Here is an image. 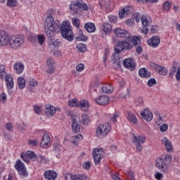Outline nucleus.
<instances>
[{
  "mask_svg": "<svg viewBox=\"0 0 180 180\" xmlns=\"http://www.w3.org/2000/svg\"><path fill=\"white\" fill-rule=\"evenodd\" d=\"M34 111L37 115H40V113H41V108L39 105H34Z\"/></svg>",
  "mask_w": 180,
  "mask_h": 180,
  "instance_id": "60",
  "label": "nucleus"
},
{
  "mask_svg": "<svg viewBox=\"0 0 180 180\" xmlns=\"http://www.w3.org/2000/svg\"><path fill=\"white\" fill-rule=\"evenodd\" d=\"M76 40H77V41H86V40H88V37L82 34V35L76 37Z\"/></svg>",
  "mask_w": 180,
  "mask_h": 180,
  "instance_id": "49",
  "label": "nucleus"
},
{
  "mask_svg": "<svg viewBox=\"0 0 180 180\" xmlns=\"http://www.w3.org/2000/svg\"><path fill=\"white\" fill-rule=\"evenodd\" d=\"M29 85H30V86H37L39 83L34 79H30Z\"/></svg>",
  "mask_w": 180,
  "mask_h": 180,
  "instance_id": "55",
  "label": "nucleus"
},
{
  "mask_svg": "<svg viewBox=\"0 0 180 180\" xmlns=\"http://www.w3.org/2000/svg\"><path fill=\"white\" fill-rule=\"evenodd\" d=\"M72 22L74 26H75V27H77V29L79 28V19H78L77 18H73L72 19Z\"/></svg>",
  "mask_w": 180,
  "mask_h": 180,
  "instance_id": "51",
  "label": "nucleus"
},
{
  "mask_svg": "<svg viewBox=\"0 0 180 180\" xmlns=\"http://www.w3.org/2000/svg\"><path fill=\"white\" fill-rule=\"evenodd\" d=\"M77 98H73L72 100L69 101V106L70 107H76L78 108V102H77Z\"/></svg>",
  "mask_w": 180,
  "mask_h": 180,
  "instance_id": "48",
  "label": "nucleus"
},
{
  "mask_svg": "<svg viewBox=\"0 0 180 180\" xmlns=\"http://www.w3.org/2000/svg\"><path fill=\"white\" fill-rule=\"evenodd\" d=\"M84 68H85V65H84V64H82V63L77 65L76 67L77 71H79V72L81 71H83Z\"/></svg>",
  "mask_w": 180,
  "mask_h": 180,
  "instance_id": "61",
  "label": "nucleus"
},
{
  "mask_svg": "<svg viewBox=\"0 0 180 180\" xmlns=\"http://www.w3.org/2000/svg\"><path fill=\"white\" fill-rule=\"evenodd\" d=\"M56 110H57L56 109V108L51 105L50 104H48L46 105L45 113L48 116H49V115H51V116H53V115L56 114Z\"/></svg>",
  "mask_w": 180,
  "mask_h": 180,
  "instance_id": "30",
  "label": "nucleus"
},
{
  "mask_svg": "<svg viewBox=\"0 0 180 180\" xmlns=\"http://www.w3.org/2000/svg\"><path fill=\"white\" fill-rule=\"evenodd\" d=\"M26 127L27 125L25 122H22L18 126V129L21 133H25V131H26Z\"/></svg>",
  "mask_w": 180,
  "mask_h": 180,
  "instance_id": "47",
  "label": "nucleus"
},
{
  "mask_svg": "<svg viewBox=\"0 0 180 180\" xmlns=\"http://www.w3.org/2000/svg\"><path fill=\"white\" fill-rule=\"evenodd\" d=\"M83 168L84 169H89L91 168V162H85L83 163Z\"/></svg>",
  "mask_w": 180,
  "mask_h": 180,
  "instance_id": "63",
  "label": "nucleus"
},
{
  "mask_svg": "<svg viewBox=\"0 0 180 180\" xmlns=\"http://www.w3.org/2000/svg\"><path fill=\"white\" fill-rule=\"evenodd\" d=\"M95 101L96 103H98V105H101L103 106L108 104V102H109V97L105 95L101 96L98 98H96Z\"/></svg>",
  "mask_w": 180,
  "mask_h": 180,
  "instance_id": "24",
  "label": "nucleus"
},
{
  "mask_svg": "<svg viewBox=\"0 0 180 180\" xmlns=\"http://www.w3.org/2000/svg\"><path fill=\"white\" fill-rule=\"evenodd\" d=\"M65 178L66 180H86V176L84 174L72 175L71 174H66Z\"/></svg>",
  "mask_w": 180,
  "mask_h": 180,
  "instance_id": "16",
  "label": "nucleus"
},
{
  "mask_svg": "<svg viewBox=\"0 0 180 180\" xmlns=\"http://www.w3.org/2000/svg\"><path fill=\"white\" fill-rule=\"evenodd\" d=\"M111 60L117 67H120V58H116V55L113 53L111 56Z\"/></svg>",
  "mask_w": 180,
  "mask_h": 180,
  "instance_id": "43",
  "label": "nucleus"
},
{
  "mask_svg": "<svg viewBox=\"0 0 180 180\" xmlns=\"http://www.w3.org/2000/svg\"><path fill=\"white\" fill-rule=\"evenodd\" d=\"M108 19L111 23H116L117 22V17L115 15L108 16Z\"/></svg>",
  "mask_w": 180,
  "mask_h": 180,
  "instance_id": "57",
  "label": "nucleus"
},
{
  "mask_svg": "<svg viewBox=\"0 0 180 180\" xmlns=\"http://www.w3.org/2000/svg\"><path fill=\"white\" fill-rule=\"evenodd\" d=\"M130 41L133 43V46L136 47V51L137 54H141L143 53V47L141 45V39L137 36H133L130 38Z\"/></svg>",
  "mask_w": 180,
  "mask_h": 180,
  "instance_id": "10",
  "label": "nucleus"
},
{
  "mask_svg": "<svg viewBox=\"0 0 180 180\" xmlns=\"http://www.w3.org/2000/svg\"><path fill=\"white\" fill-rule=\"evenodd\" d=\"M79 9H82V11H88V5L79 2L78 0L71 2L70 5V11H73L74 13H78Z\"/></svg>",
  "mask_w": 180,
  "mask_h": 180,
  "instance_id": "7",
  "label": "nucleus"
},
{
  "mask_svg": "<svg viewBox=\"0 0 180 180\" xmlns=\"http://www.w3.org/2000/svg\"><path fill=\"white\" fill-rule=\"evenodd\" d=\"M143 29L141 30L142 33L147 34L148 30H150L151 33H157L158 27L157 25H150V21L147 20V16L142 15L141 18Z\"/></svg>",
  "mask_w": 180,
  "mask_h": 180,
  "instance_id": "4",
  "label": "nucleus"
},
{
  "mask_svg": "<svg viewBox=\"0 0 180 180\" xmlns=\"http://www.w3.org/2000/svg\"><path fill=\"white\" fill-rule=\"evenodd\" d=\"M171 2H169V1H165L163 4H162V9L164 11V12H168L169 11V10L171 9Z\"/></svg>",
  "mask_w": 180,
  "mask_h": 180,
  "instance_id": "42",
  "label": "nucleus"
},
{
  "mask_svg": "<svg viewBox=\"0 0 180 180\" xmlns=\"http://www.w3.org/2000/svg\"><path fill=\"white\" fill-rule=\"evenodd\" d=\"M93 158H104L105 157V151L102 148H94L92 152Z\"/></svg>",
  "mask_w": 180,
  "mask_h": 180,
  "instance_id": "20",
  "label": "nucleus"
},
{
  "mask_svg": "<svg viewBox=\"0 0 180 180\" xmlns=\"http://www.w3.org/2000/svg\"><path fill=\"white\" fill-rule=\"evenodd\" d=\"M133 45L127 41H120L117 43L114 47V51L115 54H120L123 50H131Z\"/></svg>",
  "mask_w": 180,
  "mask_h": 180,
  "instance_id": "6",
  "label": "nucleus"
},
{
  "mask_svg": "<svg viewBox=\"0 0 180 180\" xmlns=\"http://www.w3.org/2000/svg\"><path fill=\"white\" fill-rule=\"evenodd\" d=\"M84 29L88 33H94L96 30V27L94 22H87L84 25Z\"/></svg>",
  "mask_w": 180,
  "mask_h": 180,
  "instance_id": "27",
  "label": "nucleus"
},
{
  "mask_svg": "<svg viewBox=\"0 0 180 180\" xmlns=\"http://www.w3.org/2000/svg\"><path fill=\"white\" fill-rule=\"evenodd\" d=\"M123 65L124 68H127L129 71H134L136 70V62L134 58H128L123 60Z\"/></svg>",
  "mask_w": 180,
  "mask_h": 180,
  "instance_id": "11",
  "label": "nucleus"
},
{
  "mask_svg": "<svg viewBox=\"0 0 180 180\" xmlns=\"http://www.w3.org/2000/svg\"><path fill=\"white\" fill-rule=\"evenodd\" d=\"M139 74L141 78H150V77H151V73L145 68H141L139 71Z\"/></svg>",
  "mask_w": 180,
  "mask_h": 180,
  "instance_id": "29",
  "label": "nucleus"
},
{
  "mask_svg": "<svg viewBox=\"0 0 180 180\" xmlns=\"http://www.w3.org/2000/svg\"><path fill=\"white\" fill-rule=\"evenodd\" d=\"M103 30L106 34L110 33L112 32V25L109 24V22H104L103 25Z\"/></svg>",
  "mask_w": 180,
  "mask_h": 180,
  "instance_id": "37",
  "label": "nucleus"
},
{
  "mask_svg": "<svg viewBox=\"0 0 180 180\" xmlns=\"http://www.w3.org/2000/svg\"><path fill=\"white\" fill-rule=\"evenodd\" d=\"M11 37L5 31H0V47H4L6 44H9Z\"/></svg>",
  "mask_w": 180,
  "mask_h": 180,
  "instance_id": "12",
  "label": "nucleus"
},
{
  "mask_svg": "<svg viewBox=\"0 0 180 180\" xmlns=\"http://www.w3.org/2000/svg\"><path fill=\"white\" fill-rule=\"evenodd\" d=\"M47 17L44 20V32L46 37H53L54 33L58 32V23L54 22L56 11L51 8L46 12Z\"/></svg>",
  "mask_w": 180,
  "mask_h": 180,
  "instance_id": "1",
  "label": "nucleus"
},
{
  "mask_svg": "<svg viewBox=\"0 0 180 180\" xmlns=\"http://www.w3.org/2000/svg\"><path fill=\"white\" fill-rule=\"evenodd\" d=\"M14 70H15L17 74H22L25 70V66L22 63L18 62L13 65Z\"/></svg>",
  "mask_w": 180,
  "mask_h": 180,
  "instance_id": "33",
  "label": "nucleus"
},
{
  "mask_svg": "<svg viewBox=\"0 0 180 180\" xmlns=\"http://www.w3.org/2000/svg\"><path fill=\"white\" fill-rule=\"evenodd\" d=\"M156 84H157V81L154 78L150 79L147 82L148 86H150V87L153 86V85H156Z\"/></svg>",
  "mask_w": 180,
  "mask_h": 180,
  "instance_id": "50",
  "label": "nucleus"
},
{
  "mask_svg": "<svg viewBox=\"0 0 180 180\" xmlns=\"http://www.w3.org/2000/svg\"><path fill=\"white\" fill-rule=\"evenodd\" d=\"M81 122L82 123V124H89L90 120H89V116H88L87 115H82V120Z\"/></svg>",
  "mask_w": 180,
  "mask_h": 180,
  "instance_id": "44",
  "label": "nucleus"
},
{
  "mask_svg": "<svg viewBox=\"0 0 180 180\" xmlns=\"http://www.w3.org/2000/svg\"><path fill=\"white\" fill-rule=\"evenodd\" d=\"M101 89L104 94H112L113 92V86L110 84H104Z\"/></svg>",
  "mask_w": 180,
  "mask_h": 180,
  "instance_id": "35",
  "label": "nucleus"
},
{
  "mask_svg": "<svg viewBox=\"0 0 180 180\" xmlns=\"http://www.w3.org/2000/svg\"><path fill=\"white\" fill-rule=\"evenodd\" d=\"M99 6L101 9H108V8H109V3L105 0H103L100 1Z\"/></svg>",
  "mask_w": 180,
  "mask_h": 180,
  "instance_id": "45",
  "label": "nucleus"
},
{
  "mask_svg": "<svg viewBox=\"0 0 180 180\" xmlns=\"http://www.w3.org/2000/svg\"><path fill=\"white\" fill-rule=\"evenodd\" d=\"M127 117L129 122H131L134 124H137V117L133 112L127 111Z\"/></svg>",
  "mask_w": 180,
  "mask_h": 180,
  "instance_id": "34",
  "label": "nucleus"
},
{
  "mask_svg": "<svg viewBox=\"0 0 180 180\" xmlns=\"http://www.w3.org/2000/svg\"><path fill=\"white\" fill-rule=\"evenodd\" d=\"M120 113L119 112H115L113 114L112 118V121L113 122V123H116V122H117V120L116 119H117L120 116Z\"/></svg>",
  "mask_w": 180,
  "mask_h": 180,
  "instance_id": "58",
  "label": "nucleus"
},
{
  "mask_svg": "<svg viewBox=\"0 0 180 180\" xmlns=\"http://www.w3.org/2000/svg\"><path fill=\"white\" fill-rule=\"evenodd\" d=\"M8 75L5 71V65H0V79H4L5 77Z\"/></svg>",
  "mask_w": 180,
  "mask_h": 180,
  "instance_id": "40",
  "label": "nucleus"
},
{
  "mask_svg": "<svg viewBox=\"0 0 180 180\" xmlns=\"http://www.w3.org/2000/svg\"><path fill=\"white\" fill-rule=\"evenodd\" d=\"M55 34L56 33H53L51 37H47L49 40V44L51 46H54V47H60V46H61V41H60V39H56L55 41L53 40V37H54Z\"/></svg>",
  "mask_w": 180,
  "mask_h": 180,
  "instance_id": "31",
  "label": "nucleus"
},
{
  "mask_svg": "<svg viewBox=\"0 0 180 180\" xmlns=\"http://www.w3.org/2000/svg\"><path fill=\"white\" fill-rule=\"evenodd\" d=\"M115 34L117 36V37H125V39H131L130 37V34L127 30L120 29V28H116L114 30Z\"/></svg>",
  "mask_w": 180,
  "mask_h": 180,
  "instance_id": "13",
  "label": "nucleus"
},
{
  "mask_svg": "<svg viewBox=\"0 0 180 180\" xmlns=\"http://www.w3.org/2000/svg\"><path fill=\"white\" fill-rule=\"evenodd\" d=\"M127 174H128L129 180H136V177L134 176V172H133L131 171H128Z\"/></svg>",
  "mask_w": 180,
  "mask_h": 180,
  "instance_id": "59",
  "label": "nucleus"
},
{
  "mask_svg": "<svg viewBox=\"0 0 180 180\" xmlns=\"http://www.w3.org/2000/svg\"><path fill=\"white\" fill-rule=\"evenodd\" d=\"M16 5H18L17 0H7V6H9L10 8H15Z\"/></svg>",
  "mask_w": 180,
  "mask_h": 180,
  "instance_id": "46",
  "label": "nucleus"
},
{
  "mask_svg": "<svg viewBox=\"0 0 180 180\" xmlns=\"http://www.w3.org/2000/svg\"><path fill=\"white\" fill-rule=\"evenodd\" d=\"M155 70L156 72L160 74V75H167V74H168V70L163 66L158 65L155 66Z\"/></svg>",
  "mask_w": 180,
  "mask_h": 180,
  "instance_id": "32",
  "label": "nucleus"
},
{
  "mask_svg": "<svg viewBox=\"0 0 180 180\" xmlns=\"http://www.w3.org/2000/svg\"><path fill=\"white\" fill-rule=\"evenodd\" d=\"M175 72H176V67L174 65L169 73V78H174V75H175Z\"/></svg>",
  "mask_w": 180,
  "mask_h": 180,
  "instance_id": "53",
  "label": "nucleus"
},
{
  "mask_svg": "<svg viewBox=\"0 0 180 180\" xmlns=\"http://www.w3.org/2000/svg\"><path fill=\"white\" fill-rule=\"evenodd\" d=\"M37 155L33 151H26V153H22L20 155V158H37Z\"/></svg>",
  "mask_w": 180,
  "mask_h": 180,
  "instance_id": "28",
  "label": "nucleus"
},
{
  "mask_svg": "<svg viewBox=\"0 0 180 180\" xmlns=\"http://www.w3.org/2000/svg\"><path fill=\"white\" fill-rule=\"evenodd\" d=\"M72 143L74 146H78V143H79L80 140H82V135L81 134H77L75 136H72Z\"/></svg>",
  "mask_w": 180,
  "mask_h": 180,
  "instance_id": "38",
  "label": "nucleus"
},
{
  "mask_svg": "<svg viewBox=\"0 0 180 180\" xmlns=\"http://www.w3.org/2000/svg\"><path fill=\"white\" fill-rule=\"evenodd\" d=\"M14 167L18 171L20 176H27L29 175V172H27V169H26L25 164L20 160H18Z\"/></svg>",
  "mask_w": 180,
  "mask_h": 180,
  "instance_id": "9",
  "label": "nucleus"
},
{
  "mask_svg": "<svg viewBox=\"0 0 180 180\" xmlns=\"http://www.w3.org/2000/svg\"><path fill=\"white\" fill-rule=\"evenodd\" d=\"M133 12V8L131 6H126L122 11H119V17L120 19L126 18L127 15H130Z\"/></svg>",
  "mask_w": 180,
  "mask_h": 180,
  "instance_id": "18",
  "label": "nucleus"
},
{
  "mask_svg": "<svg viewBox=\"0 0 180 180\" xmlns=\"http://www.w3.org/2000/svg\"><path fill=\"white\" fill-rule=\"evenodd\" d=\"M170 162L171 158H158L156 160V167L165 174H168Z\"/></svg>",
  "mask_w": 180,
  "mask_h": 180,
  "instance_id": "5",
  "label": "nucleus"
},
{
  "mask_svg": "<svg viewBox=\"0 0 180 180\" xmlns=\"http://www.w3.org/2000/svg\"><path fill=\"white\" fill-rule=\"evenodd\" d=\"M28 144L29 146H31V147H36V146H37L39 144V141L37 140H32V139H30L28 141Z\"/></svg>",
  "mask_w": 180,
  "mask_h": 180,
  "instance_id": "52",
  "label": "nucleus"
},
{
  "mask_svg": "<svg viewBox=\"0 0 180 180\" xmlns=\"http://www.w3.org/2000/svg\"><path fill=\"white\" fill-rule=\"evenodd\" d=\"M176 81H180V67L178 68L176 73Z\"/></svg>",
  "mask_w": 180,
  "mask_h": 180,
  "instance_id": "64",
  "label": "nucleus"
},
{
  "mask_svg": "<svg viewBox=\"0 0 180 180\" xmlns=\"http://www.w3.org/2000/svg\"><path fill=\"white\" fill-rule=\"evenodd\" d=\"M50 135H49V134L44 133L41 141V147H42V148H47L49 144H50Z\"/></svg>",
  "mask_w": 180,
  "mask_h": 180,
  "instance_id": "19",
  "label": "nucleus"
},
{
  "mask_svg": "<svg viewBox=\"0 0 180 180\" xmlns=\"http://www.w3.org/2000/svg\"><path fill=\"white\" fill-rule=\"evenodd\" d=\"M160 37L158 36H154L152 37L151 39L148 40V44L151 47H158V45L160 44Z\"/></svg>",
  "mask_w": 180,
  "mask_h": 180,
  "instance_id": "21",
  "label": "nucleus"
},
{
  "mask_svg": "<svg viewBox=\"0 0 180 180\" xmlns=\"http://www.w3.org/2000/svg\"><path fill=\"white\" fill-rule=\"evenodd\" d=\"M160 131H162V133H164V131H167V130H168V124H163L160 128Z\"/></svg>",
  "mask_w": 180,
  "mask_h": 180,
  "instance_id": "62",
  "label": "nucleus"
},
{
  "mask_svg": "<svg viewBox=\"0 0 180 180\" xmlns=\"http://www.w3.org/2000/svg\"><path fill=\"white\" fill-rule=\"evenodd\" d=\"M60 30L62 37L68 40V41H72L74 40V33L72 32V28L71 24L68 21H64L60 26H58V32Z\"/></svg>",
  "mask_w": 180,
  "mask_h": 180,
  "instance_id": "2",
  "label": "nucleus"
},
{
  "mask_svg": "<svg viewBox=\"0 0 180 180\" xmlns=\"http://www.w3.org/2000/svg\"><path fill=\"white\" fill-rule=\"evenodd\" d=\"M57 176V172L54 170H46L44 173V177L47 180H56Z\"/></svg>",
  "mask_w": 180,
  "mask_h": 180,
  "instance_id": "15",
  "label": "nucleus"
},
{
  "mask_svg": "<svg viewBox=\"0 0 180 180\" xmlns=\"http://www.w3.org/2000/svg\"><path fill=\"white\" fill-rule=\"evenodd\" d=\"M162 143L164 144L165 147H166L167 151L171 153L172 151V145L171 144V141L167 137L162 139Z\"/></svg>",
  "mask_w": 180,
  "mask_h": 180,
  "instance_id": "26",
  "label": "nucleus"
},
{
  "mask_svg": "<svg viewBox=\"0 0 180 180\" xmlns=\"http://www.w3.org/2000/svg\"><path fill=\"white\" fill-rule=\"evenodd\" d=\"M139 2H142L143 4H157L158 0H137Z\"/></svg>",
  "mask_w": 180,
  "mask_h": 180,
  "instance_id": "54",
  "label": "nucleus"
},
{
  "mask_svg": "<svg viewBox=\"0 0 180 180\" xmlns=\"http://www.w3.org/2000/svg\"><path fill=\"white\" fill-rule=\"evenodd\" d=\"M46 65L48 67H54V60L51 58H49L46 60Z\"/></svg>",
  "mask_w": 180,
  "mask_h": 180,
  "instance_id": "56",
  "label": "nucleus"
},
{
  "mask_svg": "<svg viewBox=\"0 0 180 180\" xmlns=\"http://www.w3.org/2000/svg\"><path fill=\"white\" fill-rule=\"evenodd\" d=\"M110 131V124H100L96 129V136L99 139L105 137Z\"/></svg>",
  "mask_w": 180,
  "mask_h": 180,
  "instance_id": "8",
  "label": "nucleus"
},
{
  "mask_svg": "<svg viewBox=\"0 0 180 180\" xmlns=\"http://www.w3.org/2000/svg\"><path fill=\"white\" fill-rule=\"evenodd\" d=\"M132 141L134 144H144L146 143V137L140 135H136L132 133Z\"/></svg>",
  "mask_w": 180,
  "mask_h": 180,
  "instance_id": "17",
  "label": "nucleus"
},
{
  "mask_svg": "<svg viewBox=\"0 0 180 180\" xmlns=\"http://www.w3.org/2000/svg\"><path fill=\"white\" fill-rule=\"evenodd\" d=\"M76 49L79 53H85L86 51V45L84 44H78Z\"/></svg>",
  "mask_w": 180,
  "mask_h": 180,
  "instance_id": "39",
  "label": "nucleus"
},
{
  "mask_svg": "<svg viewBox=\"0 0 180 180\" xmlns=\"http://www.w3.org/2000/svg\"><path fill=\"white\" fill-rule=\"evenodd\" d=\"M72 129L75 134L79 133L81 130V126L78 124L75 118L72 119Z\"/></svg>",
  "mask_w": 180,
  "mask_h": 180,
  "instance_id": "25",
  "label": "nucleus"
},
{
  "mask_svg": "<svg viewBox=\"0 0 180 180\" xmlns=\"http://www.w3.org/2000/svg\"><path fill=\"white\" fill-rule=\"evenodd\" d=\"M18 85L20 89H23L26 86V80L23 77H18Z\"/></svg>",
  "mask_w": 180,
  "mask_h": 180,
  "instance_id": "36",
  "label": "nucleus"
},
{
  "mask_svg": "<svg viewBox=\"0 0 180 180\" xmlns=\"http://www.w3.org/2000/svg\"><path fill=\"white\" fill-rule=\"evenodd\" d=\"M6 84V86L8 89H12L14 86V83H13V77L11 74H8L7 76L5 77L4 78Z\"/></svg>",
  "mask_w": 180,
  "mask_h": 180,
  "instance_id": "22",
  "label": "nucleus"
},
{
  "mask_svg": "<svg viewBox=\"0 0 180 180\" xmlns=\"http://www.w3.org/2000/svg\"><path fill=\"white\" fill-rule=\"evenodd\" d=\"M140 115L142 119H144L146 122H151L153 120V112L148 109H145L143 111H141Z\"/></svg>",
  "mask_w": 180,
  "mask_h": 180,
  "instance_id": "14",
  "label": "nucleus"
},
{
  "mask_svg": "<svg viewBox=\"0 0 180 180\" xmlns=\"http://www.w3.org/2000/svg\"><path fill=\"white\" fill-rule=\"evenodd\" d=\"M25 44V38L21 35H15L10 37L8 41V46L13 50H18L20 49V46Z\"/></svg>",
  "mask_w": 180,
  "mask_h": 180,
  "instance_id": "3",
  "label": "nucleus"
},
{
  "mask_svg": "<svg viewBox=\"0 0 180 180\" xmlns=\"http://www.w3.org/2000/svg\"><path fill=\"white\" fill-rule=\"evenodd\" d=\"M77 108H79L84 112L89 109V103L86 100H81L80 101L77 102Z\"/></svg>",
  "mask_w": 180,
  "mask_h": 180,
  "instance_id": "23",
  "label": "nucleus"
},
{
  "mask_svg": "<svg viewBox=\"0 0 180 180\" xmlns=\"http://www.w3.org/2000/svg\"><path fill=\"white\" fill-rule=\"evenodd\" d=\"M37 39L40 46H43V44H44V41H46V36L44 34H38L37 36Z\"/></svg>",
  "mask_w": 180,
  "mask_h": 180,
  "instance_id": "41",
  "label": "nucleus"
}]
</instances>
